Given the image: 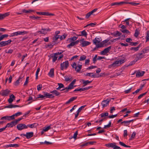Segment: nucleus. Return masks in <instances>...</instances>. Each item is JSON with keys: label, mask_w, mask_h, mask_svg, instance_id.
Returning <instances> with one entry per match:
<instances>
[{"label": "nucleus", "mask_w": 149, "mask_h": 149, "mask_svg": "<svg viewBox=\"0 0 149 149\" xmlns=\"http://www.w3.org/2000/svg\"><path fill=\"white\" fill-rule=\"evenodd\" d=\"M79 63H80V62L78 63L77 66V63L75 62H74L71 65L72 68H74L75 70L77 72H79L82 68V65L79 64Z\"/></svg>", "instance_id": "obj_1"}, {"label": "nucleus", "mask_w": 149, "mask_h": 149, "mask_svg": "<svg viewBox=\"0 0 149 149\" xmlns=\"http://www.w3.org/2000/svg\"><path fill=\"white\" fill-rule=\"evenodd\" d=\"M125 61L124 59H121L119 61H116L115 62L113 63L112 64H111L109 65V68L111 67H114L116 65L118 64L119 63L122 64L125 62Z\"/></svg>", "instance_id": "obj_2"}, {"label": "nucleus", "mask_w": 149, "mask_h": 149, "mask_svg": "<svg viewBox=\"0 0 149 149\" xmlns=\"http://www.w3.org/2000/svg\"><path fill=\"white\" fill-rule=\"evenodd\" d=\"M69 66V63L68 61H65L61 64V69L62 70L66 69Z\"/></svg>", "instance_id": "obj_3"}, {"label": "nucleus", "mask_w": 149, "mask_h": 149, "mask_svg": "<svg viewBox=\"0 0 149 149\" xmlns=\"http://www.w3.org/2000/svg\"><path fill=\"white\" fill-rule=\"evenodd\" d=\"M12 42L11 40L6 41H2L0 42V47H3L10 44Z\"/></svg>", "instance_id": "obj_4"}, {"label": "nucleus", "mask_w": 149, "mask_h": 149, "mask_svg": "<svg viewBox=\"0 0 149 149\" xmlns=\"http://www.w3.org/2000/svg\"><path fill=\"white\" fill-rule=\"evenodd\" d=\"M17 128L19 130H22L24 129H27L26 125L24 124L20 123L17 126Z\"/></svg>", "instance_id": "obj_5"}, {"label": "nucleus", "mask_w": 149, "mask_h": 149, "mask_svg": "<svg viewBox=\"0 0 149 149\" xmlns=\"http://www.w3.org/2000/svg\"><path fill=\"white\" fill-rule=\"evenodd\" d=\"M10 92V91L8 89H6V90H1L0 93L2 96H7Z\"/></svg>", "instance_id": "obj_6"}, {"label": "nucleus", "mask_w": 149, "mask_h": 149, "mask_svg": "<svg viewBox=\"0 0 149 149\" xmlns=\"http://www.w3.org/2000/svg\"><path fill=\"white\" fill-rule=\"evenodd\" d=\"M20 135L22 136H25L27 139H29L33 136V133L32 132H27L26 134H21Z\"/></svg>", "instance_id": "obj_7"}, {"label": "nucleus", "mask_w": 149, "mask_h": 149, "mask_svg": "<svg viewBox=\"0 0 149 149\" xmlns=\"http://www.w3.org/2000/svg\"><path fill=\"white\" fill-rule=\"evenodd\" d=\"M50 29L49 28L42 29L40 31H38V33L40 34H47V31H50Z\"/></svg>", "instance_id": "obj_8"}, {"label": "nucleus", "mask_w": 149, "mask_h": 149, "mask_svg": "<svg viewBox=\"0 0 149 149\" xmlns=\"http://www.w3.org/2000/svg\"><path fill=\"white\" fill-rule=\"evenodd\" d=\"M36 13L38 15H42L46 16H53L54 14L50 13L48 12H36Z\"/></svg>", "instance_id": "obj_9"}, {"label": "nucleus", "mask_w": 149, "mask_h": 149, "mask_svg": "<svg viewBox=\"0 0 149 149\" xmlns=\"http://www.w3.org/2000/svg\"><path fill=\"white\" fill-rule=\"evenodd\" d=\"M111 48V46H110L107 48H105L103 51L101 52V54L102 55H105L107 53L109 52Z\"/></svg>", "instance_id": "obj_10"}, {"label": "nucleus", "mask_w": 149, "mask_h": 149, "mask_svg": "<svg viewBox=\"0 0 149 149\" xmlns=\"http://www.w3.org/2000/svg\"><path fill=\"white\" fill-rule=\"evenodd\" d=\"M143 53H139L137 54L136 55L135 59L137 60V61L138 60H141L142 58H143L144 55H143Z\"/></svg>", "instance_id": "obj_11"}, {"label": "nucleus", "mask_w": 149, "mask_h": 149, "mask_svg": "<svg viewBox=\"0 0 149 149\" xmlns=\"http://www.w3.org/2000/svg\"><path fill=\"white\" fill-rule=\"evenodd\" d=\"M145 72L143 71L141 72L139 70L137 71L136 72V77H139L143 76Z\"/></svg>", "instance_id": "obj_12"}, {"label": "nucleus", "mask_w": 149, "mask_h": 149, "mask_svg": "<svg viewBox=\"0 0 149 149\" xmlns=\"http://www.w3.org/2000/svg\"><path fill=\"white\" fill-rule=\"evenodd\" d=\"M23 77H19L18 79L16 81L14 82V85L16 86H18L20 82L23 81Z\"/></svg>", "instance_id": "obj_13"}, {"label": "nucleus", "mask_w": 149, "mask_h": 149, "mask_svg": "<svg viewBox=\"0 0 149 149\" xmlns=\"http://www.w3.org/2000/svg\"><path fill=\"white\" fill-rule=\"evenodd\" d=\"M16 125L15 123L14 122V121H13L10 123H7L6 125L4 127L6 129L7 127H12L13 126H15Z\"/></svg>", "instance_id": "obj_14"}, {"label": "nucleus", "mask_w": 149, "mask_h": 149, "mask_svg": "<svg viewBox=\"0 0 149 149\" xmlns=\"http://www.w3.org/2000/svg\"><path fill=\"white\" fill-rule=\"evenodd\" d=\"M91 42L87 41H84L83 42H82L80 45L82 47H84L89 45L90 44Z\"/></svg>", "instance_id": "obj_15"}, {"label": "nucleus", "mask_w": 149, "mask_h": 149, "mask_svg": "<svg viewBox=\"0 0 149 149\" xmlns=\"http://www.w3.org/2000/svg\"><path fill=\"white\" fill-rule=\"evenodd\" d=\"M45 94V97L48 98H52L54 97L53 95L50 94L49 93L47 92H44Z\"/></svg>", "instance_id": "obj_16"}, {"label": "nucleus", "mask_w": 149, "mask_h": 149, "mask_svg": "<svg viewBox=\"0 0 149 149\" xmlns=\"http://www.w3.org/2000/svg\"><path fill=\"white\" fill-rule=\"evenodd\" d=\"M77 97H71L68 101L65 102V104H69L71 102L76 100L77 99Z\"/></svg>", "instance_id": "obj_17"}, {"label": "nucleus", "mask_w": 149, "mask_h": 149, "mask_svg": "<svg viewBox=\"0 0 149 149\" xmlns=\"http://www.w3.org/2000/svg\"><path fill=\"white\" fill-rule=\"evenodd\" d=\"M109 101H108L107 100H104L102 101V104L103 107H104L107 106L109 104Z\"/></svg>", "instance_id": "obj_18"}, {"label": "nucleus", "mask_w": 149, "mask_h": 149, "mask_svg": "<svg viewBox=\"0 0 149 149\" xmlns=\"http://www.w3.org/2000/svg\"><path fill=\"white\" fill-rule=\"evenodd\" d=\"M125 3H126V2H116L114 3H111V6H112L116 5H121Z\"/></svg>", "instance_id": "obj_19"}, {"label": "nucleus", "mask_w": 149, "mask_h": 149, "mask_svg": "<svg viewBox=\"0 0 149 149\" xmlns=\"http://www.w3.org/2000/svg\"><path fill=\"white\" fill-rule=\"evenodd\" d=\"M15 98V97L14 95L12 94L10 96V98L8 100V102L10 103H11L13 101V100Z\"/></svg>", "instance_id": "obj_20"}, {"label": "nucleus", "mask_w": 149, "mask_h": 149, "mask_svg": "<svg viewBox=\"0 0 149 149\" xmlns=\"http://www.w3.org/2000/svg\"><path fill=\"white\" fill-rule=\"evenodd\" d=\"M20 107L19 105H14V104H10L9 105L6 106L5 108H15L17 107Z\"/></svg>", "instance_id": "obj_21"}, {"label": "nucleus", "mask_w": 149, "mask_h": 149, "mask_svg": "<svg viewBox=\"0 0 149 149\" xmlns=\"http://www.w3.org/2000/svg\"><path fill=\"white\" fill-rule=\"evenodd\" d=\"M58 88H56V90L61 91V89L63 88H64V86L63 84L62 83H58Z\"/></svg>", "instance_id": "obj_22"}, {"label": "nucleus", "mask_w": 149, "mask_h": 149, "mask_svg": "<svg viewBox=\"0 0 149 149\" xmlns=\"http://www.w3.org/2000/svg\"><path fill=\"white\" fill-rule=\"evenodd\" d=\"M81 34L79 35L78 36H84L85 37L87 38V34L85 30H84L81 31Z\"/></svg>", "instance_id": "obj_23"}, {"label": "nucleus", "mask_w": 149, "mask_h": 149, "mask_svg": "<svg viewBox=\"0 0 149 149\" xmlns=\"http://www.w3.org/2000/svg\"><path fill=\"white\" fill-rule=\"evenodd\" d=\"M51 128L50 126H48L46 127H45L43 128V129L41 132V134H43L44 132L48 131L49 129Z\"/></svg>", "instance_id": "obj_24"}, {"label": "nucleus", "mask_w": 149, "mask_h": 149, "mask_svg": "<svg viewBox=\"0 0 149 149\" xmlns=\"http://www.w3.org/2000/svg\"><path fill=\"white\" fill-rule=\"evenodd\" d=\"M65 80L66 81H68L72 80V77L71 75L66 76L64 77Z\"/></svg>", "instance_id": "obj_25"}, {"label": "nucleus", "mask_w": 149, "mask_h": 149, "mask_svg": "<svg viewBox=\"0 0 149 149\" xmlns=\"http://www.w3.org/2000/svg\"><path fill=\"white\" fill-rule=\"evenodd\" d=\"M86 76L90 77L93 78L96 77L95 74H93V73H86Z\"/></svg>", "instance_id": "obj_26"}, {"label": "nucleus", "mask_w": 149, "mask_h": 149, "mask_svg": "<svg viewBox=\"0 0 149 149\" xmlns=\"http://www.w3.org/2000/svg\"><path fill=\"white\" fill-rule=\"evenodd\" d=\"M82 81L84 84V86L87 85L88 84L91 83L92 82V81H89L88 80L85 81L83 79L82 80Z\"/></svg>", "instance_id": "obj_27"}, {"label": "nucleus", "mask_w": 149, "mask_h": 149, "mask_svg": "<svg viewBox=\"0 0 149 149\" xmlns=\"http://www.w3.org/2000/svg\"><path fill=\"white\" fill-rule=\"evenodd\" d=\"M149 51V46L145 48H144L143 49L142 51L141 52L142 53H143V54H145L146 53H147Z\"/></svg>", "instance_id": "obj_28"}, {"label": "nucleus", "mask_w": 149, "mask_h": 149, "mask_svg": "<svg viewBox=\"0 0 149 149\" xmlns=\"http://www.w3.org/2000/svg\"><path fill=\"white\" fill-rule=\"evenodd\" d=\"M54 69L52 68L51 69L50 72L48 73L49 75L51 77H52L54 76Z\"/></svg>", "instance_id": "obj_29"}, {"label": "nucleus", "mask_w": 149, "mask_h": 149, "mask_svg": "<svg viewBox=\"0 0 149 149\" xmlns=\"http://www.w3.org/2000/svg\"><path fill=\"white\" fill-rule=\"evenodd\" d=\"M121 34V33L118 31H116V32H114L111 34V35L114 36H120Z\"/></svg>", "instance_id": "obj_30"}, {"label": "nucleus", "mask_w": 149, "mask_h": 149, "mask_svg": "<svg viewBox=\"0 0 149 149\" xmlns=\"http://www.w3.org/2000/svg\"><path fill=\"white\" fill-rule=\"evenodd\" d=\"M34 11L32 10H26L25 9H23L22 10V12L23 13H30L31 12H33Z\"/></svg>", "instance_id": "obj_31"}, {"label": "nucleus", "mask_w": 149, "mask_h": 149, "mask_svg": "<svg viewBox=\"0 0 149 149\" xmlns=\"http://www.w3.org/2000/svg\"><path fill=\"white\" fill-rule=\"evenodd\" d=\"M121 124H125L124 125L126 126H127V125H129L130 124V123L129 122V120H128V121L125 120V121H124L123 122H122L121 123Z\"/></svg>", "instance_id": "obj_32"}, {"label": "nucleus", "mask_w": 149, "mask_h": 149, "mask_svg": "<svg viewBox=\"0 0 149 149\" xmlns=\"http://www.w3.org/2000/svg\"><path fill=\"white\" fill-rule=\"evenodd\" d=\"M36 124V123H34L33 124H29L26 125V126L27 127V128H28V127H30L31 128H35V125Z\"/></svg>", "instance_id": "obj_33"}, {"label": "nucleus", "mask_w": 149, "mask_h": 149, "mask_svg": "<svg viewBox=\"0 0 149 149\" xmlns=\"http://www.w3.org/2000/svg\"><path fill=\"white\" fill-rule=\"evenodd\" d=\"M109 113L108 112L103 113L100 115L101 117H104L105 116H108Z\"/></svg>", "instance_id": "obj_34"}, {"label": "nucleus", "mask_w": 149, "mask_h": 149, "mask_svg": "<svg viewBox=\"0 0 149 149\" xmlns=\"http://www.w3.org/2000/svg\"><path fill=\"white\" fill-rule=\"evenodd\" d=\"M43 95H42L40 94H39L38 95V97L36 98V99L38 98H45V94L43 92Z\"/></svg>", "instance_id": "obj_35"}, {"label": "nucleus", "mask_w": 149, "mask_h": 149, "mask_svg": "<svg viewBox=\"0 0 149 149\" xmlns=\"http://www.w3.org/2000/svg\"><path fill=\"white\" fill-rule=\"evenodd\" d=\"M51 57H53V62H55L56 61V53H54L52 55Z\"/></svg>", "instance_id": "obj_36"}, {"label": "nucleus", "mask_w": 149, "mask_h": 149, "mask_svg": "<svg viewBox=\"0 0 149 149\" xmlns=\"http://www.w3.org/2000/svg\"><path fill=\"white\" fill-rule=\"evenodd\" d=\"M130 50H133L135 51H137L139 49V47H132L130 49Z\"/></svg>", "instance_id": "obj_37"}, {"label": "nucleus", "mask_w": 149, "mask_h": 149, "mask_svg": "<svg viewBox=\"0 0 149 149\" xmlns=\"http://www.w3.org/2000/svg\"><path fill=\"white\" fill-rule=\"evenodd\" d=\"M139 34V32L137 29H136L135 31V32L134 34V36L136 38H137L138 37Z\"/></svg>", "instance_id": "obj_38"}, {"label": "nucleus", "mask_w": 149, "mask_h": 149, "mask_svg": "<svg viewBox=\"0 0 149 149\" xmlns=\"http://www.w3.org/2000/svg\"><path fill=\"white\" fill-rule=\"evenodd\" d=\"M10 147H18L19 146V145L17 144H10Z\"/></svg>", "instance_id": "obj_39"}, {"label": "nucleus", "mask_w": 149, "mask_h": 149, "mask_svg": "<svg viewBox=\"0 0 149 149\" xmlns=\"http://www.w3.org/2000/svg\"><path fill=\"white\" fill-rule=\"evenodd\" d=\"M127 3H129V4H130L132 6H136L137 5H139V3H135L134 2H128Z\"/></svg>", "instance_id": "obj_40"}, {"label": "nucleus", "mask_w": 149, "mask_h": 149, "mask_svg": "<svg viewBox=\"0 0 149 149\" xmlns=\"http://www.w3.org/2000/svg\"><path fill=\"white\" fill-rule=\"evenodd\" d=\"M84 91V89L83 88H77L75 89L74 91L73 92H75V91Z\"/></svg>", "instance_id": "obj_41"}, {"label": "nucleus", "mask_w": 149, "mask_h": 149, "mask_svg": "<svg viewBox=\"0 0 149 149\" xmlns=\"http://www.w3.org/2000/svg\"><path fill=\"white\" fill-rule=\"evenodd\" d=\"M86 58V56L84 55H82L80 57V59H79L80 61H81L84 60Z\"/></svg>", "instance_id": "obj_42"}, {"label": "nucleus", "mask_w": 149, "mask_h": 149, "mask_svg": "<svg viewBox=\"0 0 149 149\" xmlns=\"http://www.w3.org/2000/svg\"><path fill=\"white\" fill-rule=\"evenodd\" d=\"M86 106V105H84L81 106V107L80 108H79L77 110V111H78V112H80L82 110V109H84Z\"/></svg>", "instance_id": "obj_43"}, {"label": "nucleus", "mask_w": 149, "mask_h": 149, "mask_svg": "<svg viewBox=\"0 0 149 149\" xmlns=\"http://www.w3.org/2000/svg\"><path fill=\"white\" fill-rule=\"evenodd\" d=\"M146 42H147L149 40V31H148L147 33V34L146 36Z\"/></svg>", "instance_id": "obj_44"}, {"label": "nucleus", "mask_w": 149, "mask_h": 149, "mask_svg": "<svg viewBox=\"0 0 149 149\" xmlns=\"http://www.w3.org/2000/svg\"><path fill=\"white\" fill-rule=\"evenodd\" d=\"M30 17L32 19H38L40 18V17H38V16L36 17L34 15H33V16H30Z\"/></svg>", "instance_id": "obj_45"}, {"label": "nucleus", "mask_w": 149, "mask_h": 149, "mask_svg": "<svg viewBox=\"0 0 149 149\" xmlns=\"http://www.w3.org/2000/svg\"><path fill=\"white\" fill-rule=\"evenodd\" d=\"M104 46V45L101 42H100L98 45H97V48H99L102 47H103Z\"/></svg>", "instance_id": "obj_46"}, {"label": "nucleus", "mask_w": 149, "mask_h": 149, "mask_svg": "<svg viewBox=\"0 0 149 149\" xmlns=\"http://www.w3.org/2000/svg\"><path fill=\"white\" fill-rule=\"evenodd\" d=\"M138 43H139L138 42H130V45H131V46H135Z\"/></svg>", "instance_id": "obj_47"}, {"label": "nucleus", "mask_w": 149, "mask_h": 149, "mask_svg": "<svg viewBox=\"0 0 149 149\" xmlns=\"http://www.w3.org/2000/svg\"><path fill=\"white\" fill-rule=\"evenodd\" d=\"M147 92H146L143 93H142L138 97V99H140L142 98L143 96L145 95Z\"/></svg>", "instance_id": "obj_48"}, {"label": "nucleus", "mask_w": 149, "mask_h": 149, "mask_svg": "<svg viewBox=\"0 0 149 149\" xmlns=\"http://www.w3.org/2000/svg\"><path fill=\"white\" fill-rule=\"evenodd\" d=\"M74 45H75L74 43V42H72L69 44L67 45V47L69 48H70L71 46H73Z\"/></svg>", "instance_id": "obj_49"}, {"label": "nucleus", "mask_w": 149, "mask_h": 149, "mask_svg": "<svg viewBox=\"0 0 149 149\" xmlns=\"http://www.w3.org/2000/svg\"><path fill=\"white\" fill-rule=\"evenodd\" d=\"M15 116L14 114L10 116H8V120H13L15 119Z\"/></svg>", "instance_id": "obj_50"}, {"label": "nucleus", "mask_w": 149, "mask_h": 149, "mask_svg": "<svg viewBox=\"0 0 149 149\" xmlns=\"http://www.w3.org/2000/svg\"><path fill=\"white\" fill-rule=\"evenodd\" d=\"M73 88V85L71 84V83L68 85V87H67V89H71Z\"/></svg>", "instance_id": "obj_51"}, {"label": "nucleus", "mask_w": 149, "mask_h": 149, "mask_svg": "<svg viewBox=\"0 0 149 149\" xmlns=\"http://www.w3.org/2000/svg\"><path fill=\"white\" fill-rule=\"evenodd\" d=\"M23 119V118L22 117H21L18 118V119L15 120L14 121V122L15 123V124L16 125L19 121H20Z\"/></svg>", "instance_id": "obj_52"}, {"label": "nucleus", "mask_w": 149, "mask_h": 149, "mask_svg": "<svg viewBox=\"0 0 149 149\" xmlns=\"http://www.w3.org/2000/svg\"><path fill=\"white\" fill-rule=\"evenodd\" d=\"M19 31V32L20 33V34H21V35H24V34H27L28 33V32L26 31Z\"/></svg>", "instance_id": "obj_53"}, {"label": "nucleus", "mask_w": 149, "mask_h": 149, "mask_svg": "<svg viewBox=\"0 0 149 149\" xmlns=\"http://www.w3.org/2000/svg\"><path fill=\"white\" fill-rule=\"evenodd\" d=\"M137 60H136V59H134L133 61L131 62L130 63V64H129V65H132L133 64H134L136 62V61H137Z\"/></svg>", "instance_id": "obj_54"}, {"label": "nucleus", "mask_w": 149, "mask_h": 149, "mask_svg": "<svg viewBox=\"0 0 149 149\" xmlns=\"http://www.w3.org/2000/svg\"><path fill=\"white\" fill-rule=\"evenodd\" d=\"M54 44L55 43H54L49 44L46 46V47L47 48L48 47H50L51 48L53 46Z\"/></svg>", "instance_id": "obj_55"}, {"label": "nucleus", "mask_w": 149, "mask_h": 149, "mask_svg": "<svg viewBox=\"0 0 149 149\" xmlns=\"http://www.w3.org/2000/svg\"><path fill=\"white\" fill-rule=\"evenodd\" d=\"M97 55H96L94 57H93V63H95L96 61L97 60Z\"/></svg>", "instance_id": "obj_56"}, {"label": "nucleus", "mask_w": 149, "mask_h": 149, "mask_svg": "<svg viewBox=\"0 0 149 149\" xmlns=\"http://www.w3.org/2000/svg\"><path fill=\"white\" fill-rule=\"evenodd\" d=\"M97 67L95 66L92 65L88 67L87 68V70H90L96 68Z\"/></svg>", "instance_id": "obj_57"}, {"label": "nucleus", "mask_w": 149, "mask_h": 149, "mask_svg": "<svg viewBox=\"0 0 149 149\" xmlns=\"http://www.w3.org/2000/svg\"><path fill=\"white\" fill-rule=\"evenodd\" d=\"M46 144L47 145H49L50 144H51V143L50 142H49L47 141H45L44 142H40V144Z\"/></svg>", "instance_id": "obj_58"}, {"label": "nucleus", "mask_w": 149, "mask_h": 149, "mask_svg": "<svg viewBox=\"0 0 149 149\" xmlns=\"http://www.w3.org/2000/svg\"><path fill=\"white\" fill-rule=\"evenodd\" d=\"M67 35L65 34H64L63 35L61 36V40H62L63 39H64L66 37Z\"/></svg>", "instance_id": "obj_59"}, {"label": "nucleus", "mask_w": 149, "mask_h": 149, "mask_svg": "<svg viewBox=\"0 0 149 149\" xmlns=\"http://www.w3.org/2000/svg\"><path fill=\"white\" fill-rule=\"evenodd\" d=\"M15 36H17V32H15L11 34L10 37H13Z\"/></svg>", "instance_id": "obj_60"}, {"label": "nucleus", "mask_w": 149, "mask_h": 149, "mask_svg": "<svg viewBox=\"0 0 149 149\" xmlns=\"http://www.w3.org/2000/svg\"><path fill=\"white\" fill-rule=\"evenodd\" d=\"M42 87V86L41 84L37 86V90L38 91L40 90Z\"/></svg>", "instance_id": "obj_61"}, {"label": "nucleus", "mask_w": 149, "mask_h": 149, "mask_svg": "<svg viewBox=\"0 0 149 149\" xmlns=\"http://www.w3.org/2000/svg\"><path fill=\"white\" fill-rule=\"evenodd\" d=\"M119 27L124 30L126 28V27L125 26L122 24H120L119 25Z\"/></svg>", "instance_id": "obj_62"}, {"label": "nucleus", "mask_w": 149, "mask_h": 149, "mask_svg": "<svg viewBox=\"0 0 149 149\" xmlns=\"http://www.w3.org/2000/svg\"><path fill=\"white\" fill-rule=\"evenodd\" d=\"M8 116H4L2 117L0 119L1 120H8Z\"/></svg>", "instance_id": "obj_63"}, {"label": "nucleus", "mask_w": 149, "mask_h": 149, "mask_svg": "<svg viewBox=\"0 0 149 149\" xmlns=\"http://www.w3.org/2000/svg\"><path fill=\"white\" fill-rule=\"evenodd\" d=\"M78 135V131H77L74 133L73 136V137L74 139H76L77 137V135Z\"/></svg>", "instance_id": "obj_64"}]
</instances>
